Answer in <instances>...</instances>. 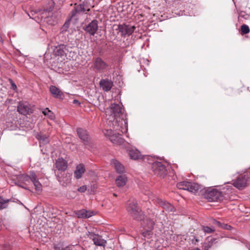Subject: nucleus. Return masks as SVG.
<instances>
[{"instance_id": "obj_1", "label": "nucleus", "mask_w": 250, "mask_h": 250, "mask_svg": "<svg viewBox=\"0 0 250 250\" xmlns=\"http://www.w3.org/2000/svg\"><path fill=\"white\" fill-rule=\"evenodd\" d=\"M124 109L120 104H111L105 111L106 123L109 127L121 132L126 133L127 131V123L124 119Z\"/></svg>"}, {"instance_id": "obj_2", "label": "nucleus", "mask_w": 250, "mask_h": 250, "mask_svg": "<svg viewBox=\"0 0 250 250\" xmlns=\"http://www.w3.org/2000/svg\"><path fill=\"white\" fill-rule=\"evenodd\" d=\"M229 187L227 191H220L215 188H211L208 190L205 194V197L208 202H220L224 199L228 198L229 195L231 192L232 188L231 186Z\"/></svg>"}, {"instance_id": "obj_3", "label": "nucleus", "mask_w": 250, "mask_h": 250, "mask_svg": "<svg viewBox=\"0 0 250 250\" xmlns=\"http://www.w3.org/2000/svg\"><path fill=\"white\" fill-rule=\"evenodd\" d=\"M126 209L127 212L135 220L142 221L145 219V215L138 207L137 202L133 199L129 200L126 204Z\"/></svg>"}, {"instance_id": "obj_4", "label": "nucleus", "mask_w": 250, "mask_h": 250, "mask_svg": "<svg viewBox=\"0 0 250 250\" xmlns=\"http://www.w3.org/2000/svg\"><path fill=\"white\" fill-rule=\"evenodd\" d=\"M177 187L180 189L186 190L195 193L202 189V186L197 183L188 181H182L177 184Z\"/></svg>"}, {"instance_id": "obj_5", "label": "nucleus", "mask_w": 250, "mask_h": 250, "mask_svg": "<svg viewBox=\"0 0 250 250\" xmlns=\"http://www.w3.org/2000/svg\"><path fill=\"white\" fill-rule=\"evenodd\" d=\"M90 8L87 7L86 5H84L82 3L79 4H75L73 9L69 14V16L71 19L76 18L77 19L80 16L85 14L86 12L89 11Z\"/></svg>"}, {"instance_id": "obj_6", "label": "nucleus", "mask_w": 250, "mask_h": 250, "mask_svg": "<svg viewBox=\"0 0 250 250\" xmlns=\"http://www.w3.org/2000/svg\"><path fill=\"white\" fill-rule=\"evenodd\" d=\"M152 169L155 175L160 177H164L167 174V169L162 162L156 161L152 163Z\"/></svg>"}, {"instance_id": "obj_7", "label": "nucleus", "mask_w": 250, "mask_h": 250, "mask_svg": "<svg viewBox=\"0 0 250 250\" xmlns=\"http://www.w3.org/2000/svg\"><path fill=\"white\" fill-rule=\"evenodd\" d=\"M119 131L115 130L112 127H110L109 130H107L104 132L105 135L109 136V140L114 144L119 145L123 143V140L120 137L123 132L119 134Z\"/></svg>"}, {"instance_id": "obj_8", "label": "nucleus", "mask_w": 250, "mask_h": 250, "mask_svg": "<svg viewBox=\"0 0 250 250\" xmlns=\"http://www.w3.org/2000/svg\"><path fill=\"white\" fill-rule=\"evenodd\" d=\"M249 178V175L248 173L240 175L234 181L233 185L237 188L242 189L247 186Z\"/></svg>"}, {"instance_id": "obj_9", "label": "nucleus", "mask_w": 250, "mask_h": 250, "mask_svg": "<svg viewBox=\"0 0 250 250\" xmlns=\"http://www.w3.org/2000/svg\"><path fill=\"white\" fill-rule=\"evenodd\" d=\"M108 67V64L102 58L97 57L94 61V69L100 73L105 72Z\"/></svg>"}, {"instance_id": "obj_10", "label": "nucleus", "mask_w": 250, "mask_h": 250, "mask_svg": "<svg viewBox=\"0 0 250 250\" xmlns=\"http://www.w3.org/2000/svg\"><path fill=\"white\" fill-rule=\"evenodd\" d=\"M87 237L92 239L94 244L96 246H105L106 241L102 238V236L93 232H88L87 234Z\"/></svg>"}, {"instance_id": "obj_11", "label": "nucleus", "mask_w": 250, "mask_h": 250, "mask_svg": "<svg viewBox=\"0 0 250 250\" xmlns=\"http://www.w3.org/2000/svg\"><path fill=\"white\" fill-rule=\"evenodd\" d=\"M77 134L83 143L86 146H89L92 143V141L86 130L79 128L77 129Z\"/></svg>"}, {"instance_id": "obj_12", "label": "nucleus", "mask_w": 250, "mask_h": 250, "mask_svg": "<svg viewBox=\"0 0 250 250\" xmlns=\"http://www.w3.org/2000/svg\"><path fill=\"white\" fill-rule=\"evenodd\" d=\"M98 21L94 20L87 24L84 28V31L91 36H94L98 29Z\"/></svg>"}, {"instance_id": "obj_13", "label": "nucleus", "mask_w": 250, "mask_h": 250, "mask_svg": "<svg viewBox=\"0 0 250 250\" xmlns=\"http://www.w3.org/2000/svg\"><path fill=\"white\" fill-rule=\"evenodd\" d=\"M135 29L134 26H129L125 24H120L118 26V29L122 36H129L134 31Z\"/></svg>"}, {"instance_id": "obj_14", "label": "nucleus", "mask_w": 250, "mask_h": 250, "mask_svg": "<svg viewBox=\"0 0 250 250\" xmlns=\"http://www.w3.org/2000/svg\"><path fill=\"white\" fill-rule=\"evenodd\" d=\"M74 212L78 218L82 219L89 218L95 214L93 211L85 209L76 210Z\"/></svg>"}, {"instance_id": "obj_15", "label": "nucleus", "mask_w": 250, "mask_h": 250, "mask_svg": "<svg viewBox=\"0 0 250 250\" xmlns=\"http://www.w3.org/2000/svg\"><path fill=\"white\" fill-rule=\"evenodd\" d=\"M27 178H29L32 181L34 184L35 189L38 191H41L42 190V185L38 181L37 176L35 172H32L30 173V176L28 177H26Z\"/></svg>"}, {"instance_id": "obj_16", "label": "nucleus", "mask_w": 250, "mask_h": 250, "mask_svg": "<svg viewBox=\"0 0 250 250\" xmlns=\"http://www.w3.org/2000/svg\"><path fill=\"white\" fill-rule=\"evenodd\" d=\"M156 202L166 211L168 212H173L174 211V207L170 204L166 202L165 201H164L161 199L157 198L156 199Z\"/></svg>"}, {"instance_id": "obj_17", "label": "nucleus", "mask_w": 250, "mask_h": 250, "mask_svg": "<svg viewBox=\"0 0 250 250\" xmlns=\"http://www.w3.org/2000/svg\"><path fill=\"white\" fill-rule=\"evenodd\" d=\"M100 86L105 92L109 91L113 86V82L108 79H102L100 82Z\"/></svg>"}, {"instance_id": "obj_18", "label": "nucleus", "mask_w": 250, "mask_h": 250, "mask_svg": "<svg viewBox=\"0 0 250 250\" xmlns=\"http://www.w3.org/2000/svg\"><path fill=\"white\" fill-rule=\"evenodd\" d=\"M128 154L130 158L133 160L141 159L142 155L140 151L134 148H129L127 149Z\"/></svg>"}, {"instance_id": "obj_19", "label": "nucleus", "mask_w": 250, "mask_h": 250, "mask_svg": "<svg viewBox=\"0 0 250 250\" xmlns=\"http://www.w3.org/2000/svg\"><path fill=\"white\" fill-rule=\"evenodd\" d=\"M65 50L66 46L63 44H61L55 47L54 52L56 56L63 57L66 55Z\"/></svg>"}, {"instance_id": "obj_20", "label": "nucleus", "mask_w": 250, "mask_h": 250, "mask_svg": "<svg viewBox=\"0 0 250 250\" xmlns=\"http://www.w3.org/2000/svg\"><path fill=\"white\" fill-rule=\"evenodd\" d=\"M55 166L58 170L64 171L67 167V163L63 159L59 158L56 160Z\"/></svg>"}, {"instance_id": "obj_21", "label": "nucleus", "mask_w": 250, "mask_h": 250, "mask_svg": "<svg viewBox=\"0 0 250 250\" xmlns=\"http://www.w3.org/2000/svg\"><path fill=\"white\" fill-rule=\"evenodd\" d=\"M58 180L63 186H66L71 182V175L68 173H64L62 177L58 176Z\"/></svg>"}, {"instance_id": "obj_22", "label": "nucleus", "mask_w": 250, "mask_h": 250, "mask_svg": "<svg viewBox=\"0 0 250 250\" xmlns=\"http://www.w3.org/2000/svg\"><path fill=\"white\" fill-rule=\"evenodd\" d=\"M85 171L84 166L83 164H79L76 167L74 171V176L76 179H80Z\"/></svg>"}, {"instance_id": "obj_23", "label": "nucleus", "mask_w": 250, "mask_h": 250, "mask_svg": "<svg viewBox=\"0 0 250 250\" xmlns=\"http://www.w3.org/2000/svg\"><path fill=\"white\" fill-rule=\"evenodd\" d=\"M111 164L114 167L116 171L119 173H123L125 171V168L122 164L115 160H112Z\"/></svg>"}, {"instance_id": "obj_24", "label": "nucleus", "mask_w": 250, "mask_h": 250, "mask_svg": "<svg viewBox=\"0 0 250 250\" xmlns=\"http://www.w3.org/2000/svg\"><path fill=\"white\" fill-rule=\"evenodd\" d=\"M17 109L19 113L23 115L29 113L30 110L29 106L25 104H20L18 106Z\"/></svg>"}, {"instance_id": "obj_25", "label": "nucleus", "mask_w": 250, "mask_h": 250, "mask_svg": "<svg viewBox=\"0 0 250 250\" xmlns=\"http://www.w3.org/2000/svg\"><path fill=\"white\" fill-rule=\"evenodd\" d=\"M51 93L57 98H61L63 93L58 88L54 85H51L49 88Z\"/></svg>"}, {"instance_id": "obj_26", "label": "nucleus", "mask_w": 250, "mask_h": 250, "mask_svg": "<svg viewBox=\"0 0 250 250\" xmlns=\"http://www.w3.org/2000/svg\"><path fill=\"white\" fill-rule=\"evenodd\" d=\"M10 202H14L12 198L7 199L0 196V210L7 208Z\"/></svg>"}, {"instance_id": "obj_27", "label": "nucleus", "mask_w": 250, "mask_h": 250, "mask_svg": "<svg viewBox=\"0 0 250 250\" xmlns=\"http://www.w3.org/2000/svg\"><path fill=\"white\" fill-rule=\"evenodd\" d=\"M127 177L125 175L118 176L116 179L115 182L118 187H124L126 183Z\"/></svg>"}, {"instance_id": "obj_28", "label": "nucleus", "mask_w": 250, "mask_h": 250, "mask_svg": "<svg viewBox=\"0 0 250 250\" xmlns=\"http://www.w3.org/2000/svg\"><path fill=\"white\" fill-rule=\"evenodd\" d=\"M36 138L40 141L41 144H45L49 142L48 136L46 134H38Z\"/></svg>"}, {"instance_id": "obj_29", "label": "nucleus", "mask_w": 250, "mask_h": 250, "mask_svg": "<svg viewBox=\"0 0 250 250\" xmlns=\"http://www.w3.org/2000/svg\"><path fill=\"white\" fill-rule=\"evenodd\" d=\"M142 229H141L142 235L145 238H149L151 237L152 235V230L151 229L146 228V227H143L142 228Z\"/></svg>"}, {"instance_id": "obj_30", "label": "nucleus", "mask_w": 250, "mask_h": 250, "mask_svg": "<svg viewBox=\"0 0 250 250\" xmlns=\"http://www.w3.org/2000/svg\"><path fill=\"white\" fill-rule=\"evenodd\" d=\"M142 228L146 227V228L153 229L154 225V222L150 219H146V222H144L142 224Z\"/></svg>"}, {"instance_id": "obj_31", "label": "nucleus", "mask_w": 250, "mask_h": 250, "mask_svg": "<svg viewBox=\"0 0 250 250\" xmlns=\"http://www.w3.org/2000/svg\"><path fill=\"white\" fill-rule=\"evenodd\" d=\"M241 31L242 34H246L250 32V28L246 24H243L241 26Z\"/></svg>"}, {"instance_id": "obj_32", "label": "nucleus", "mask_w": 250, "mask_h": 250, "mask_svg": "<svg viewBox=\"0 0 250 250\" xmlns=\"http://www.w3.org/2000/svg\"><path fill=\"white\" fill-rule=\"evenodd\" d=\"M202 230L207 233H210L213 232L215 231L214 228H210L209 227H202Z\"/></svg>"}, {"instance_id": "obj_33", "label": "nucleus", "mask_w": 250, "mask_h": 250, "mask_svg": "<svg viewBox=\"0 0 250 250\" xmlns=\"http://www.w3.org/2000/svg\"><path fill=\"white\" fill-rule=\"evenodd\" d=\"M81 1H82L81 3L86 5L87 7L89 8L91 7H94V5L91 3L93 1V0H81Z\"/></svg>"}, {"instance_id": "obj_34", "label": "nucleus", "mask_w": 250, "mask_h": 250, "mask_svg": "<svg viewBox=\"0 0 250 250\" xmlns=\"http://www.w3.org/2000/svg\"><path fill=\"white\" fill-rule=\"evenodd\" d=\"M42 113L44 115L48 116L50 118H51L52 115V112L50 110H49L48 108H46L44 109L43 111H42Z\"/></svg>"}, {"instance_id": "obj_35", "label": "nucleus", "mask_w": 250, "mask_h": 250, "mask_svg": "<svg viewBox=\"0 0 250 250\" xmlns=\"http://www.w3.org/2000/svg\"><path fill=\"white\" fill-rule=\"evenodd\" d=\"M87 188L86 186H83L78 188V190L80 192H84L86 190Z\"/></svg>"}, {"instance_id": "obj_36", "label": "nucleus", "mask_w": 250, "mask_h": 250, "mask_svg": "<svg viewBox=\"0 0 250 250\" xmlns=\"http://www.w3.org/2000/svg\"><path fill=\"white\" fill-rule=\"evenodd\" d=\"M221 228L226 229H229L231 228V226L227 224H223L222 226H221Z\"/></svg>"}, {"instance_id": "obj_37", "label": "nucleus", "mask_w": 250, "mask_h": 250, "mask_svg": "<svg viewBox=\"0 0 250 250\" xmlns=\"http://www.w3.org/2000/svg\"><path fill=\"white\" fill-rule=\"evenodd\" d=\"M10 83L11 84L12 88L13 90H16L17 89V86H16V84L15 83H14L11 80H10Z\"/></svg>"}, {"instance_id": "obj_38", "label": "nucleus", "mask_w": 250, "mask_h": 250, "mask_svg": "<svg viewBox=\"0 0 250 250\" xmlns=\"http://www.w3.org/2000/svg\"><path fill=\"white\" fill-rule=\"evenodd\" d=\"M213 223L216 225L217 226L221 227V226H222L223 224H222L220 222L217 221L216 220H214Z\"/></svg>"}, {"instance_id": "obj_39", "label": "nucleus", "mask_w": 250, "mask_h": 250, "mask_svg": "<svg viewBox=\"0 0 250 250\" xmlns=\"http://www.w3.org/2000/svg\"><path fill=\"white\" fill-rule=\"evenodd\" d=\"M67 28V25H65V24H64L62 28V31L63 32L64 31H66Z\"/></svg>"}, {"instance_id": "obj_40", "label": "nucleus", "mask_w": 250, "mask_h": 250, "mask_svg": "<svg viewBox=\"0 0 250 250\" xmlns=\"http://www.w3.org/2000/svg\"><path fill=\"white\" fill-rule=\"evenodd\" d=\"M73 103L74 104H78V105H79L80 104V103L79 102V101H78L77 100H76V99H75L73 101Z\"/></svg>"}, {"instance_id": "obj_41", "label": "nucleus", "mask_w": 250, "mask_h": 250, "mask_svg": "<svg viewBox=\"0 0 250 250\" xmlns=\"http://www.w3.org/2000/svg\"><path fill=\"white\" fill-rule=\"evenodd\" d=\"M55 249L56 250H61V249L60 247H58V246H56L54 247Z\"/></svg>"}, {"instance_id": "obj_42", "label": "nucleus", "mask_w": 250, "mask_h": 250, "mask_svg": "<svg viewBox=\"0 0 250 250\" xmlns=\"http://www.w3.org/2000/svg\"><path fill=\"white\" fill-rule=\"evenodd\" d=\"M113 195H114V196H117V194H115V193H114V194H113Z\"/></svg>"}, {"instance_id": "obj_43", "label": "nucleus", "mask_w": 250, "mask_h": 250, "mask_svg": "<svg viewBox=\"0 0 250 250\" xmlns=\"http://www.w3.org/2000/svg\"><path fill=\"white\" fill-rule=\"evenodd\" d=\"M199 250V249H196V250Z\"/></svg>"}, {"instance_id": "obj_44", "label": "nucleus", "mask_w": 250, "mask_h": 250, "mask_svg": "<svg viewBox=\"0 0 250 250\" xmlns=\"http://www.w3.org/2000/svg\"><path fill=\"white\" fill-rule=\"evenodd\" d=\"M99 1H101V0H98Z\"/></svg>"}]
</instances>
